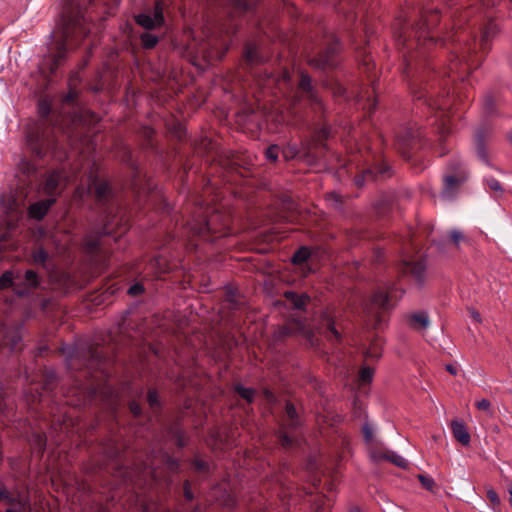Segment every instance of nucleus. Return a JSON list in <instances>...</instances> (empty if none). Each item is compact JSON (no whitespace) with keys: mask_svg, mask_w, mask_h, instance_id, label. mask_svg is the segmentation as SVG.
<instances>
[{"mask_svg":"<svg viewBox=\"0 0 512 512\" xmlns=\"http://www.w3.org/2000/svg\"><path fill=\"white\" fill-rule=\"evenodd\" d=\"M278 153L279 147L277 145H270L265 151L266 158L272 162L278 159Z\"/></svg>","mask_w":512,"mask_h":512,"instance_id":"obj_57","label":"nucleus"},{"mask_svg":"<svg viewBox=\"0 0 512 512\" xmlns=\"http://www.w3.org/2000/svg\"><path fill=\"white\" fill-rule=\"evenodd\" d=\"M63 173L59 170H51L45 174L44 180L41 183L42 192L50 197L57 198L61 191L59 189L61 182L63 181Z\"/></svg>","mask_w":512,"mask_h":512,"instance_id":"obj_15","label":"nucleus"},{"mask_svg":"<svg viewBox=\"0 0 512 512\" xmlns=\"http://www.w3.org/2000/svg\"><path fill=\"white\" fill-rule=\"evenodd\" d=\"M418 479L425 489H427V490L433 489V487L435 485V481L431 477L425 476L423 474H419Z\"/></svg>","mask_w":512,"mask_h":512,"instance_id":"obj_61","label":"nucleus"},{"mask_svg":"<svg viewBox=\"0 0 512 512\" xmlns=\"http://www.w3.org/2000/svg\"><path fill=\"white\" fill-rule=\"evenodd\" d=\"M24 282V286L17 284L14 288L15 293L20 297L27 296L31 289H36L39 286V276L35 271L27 270L24 274Z\"/></svg>","mask_w":512,"mask_h":512,"instance_id":"obj_21","label":"nucleus"},{"mask_svg":"<svg viewBox=\"0 0 512 512\" xmlns=\"http://www.w3.org/2000/svg\"><path fill=\"white\" fill-rule=\"evenodd\" d=\"M422 133L414 128H407L396 136V147L403 158L409 160L416 144L421 140Z\"/></svg>","mask_w":512,"mask_h":512,"instance_id":"obj_10","label":"nucleus"},{"mask_svg":"<svg viewBox=\"0 0 512 512\" xmlns=\"http://www.w3.org/2000/svg\"><path fill=\"white\" fill-rule=\"evenodd\" d=\"M235 392L243 399H245L248 403H252L254 401L256 390L253 388L244 387L241 384H237L234 387Z\"/></svg>","mask_w":512,"mask_h":512,"instance_id":"obj_40","label":"nucleus"},{"mask_svg":"<svg viewBox=\"0 0 512 512\" xmlns=\"http://www.w3.org/2000/svg\"><path fill=\"white\" fill-rule=\"evenodd\" d=\"M381 357V351L375 345L371 346L365 353V358L367 360L373 359L378 360Z\"/></svg>","mask_w":512,"mask_h":512,"instance_id":"obj_60","label":"nucleus"},{"mask_svg":"<svg viewBox=\"0 0 512 512\" xmlns=\"http://www.w3.org/2000/svg\"><path fill=\"white\" fill-rule=\"evenodd\" d=\"M183 496L188 502H191L194 499V494L191 490V482L189 480H185L183 482Z\"/></svg>","mask_w":512,"mask_h":512,"instance_id":"obj_58","label":"nucleus"},{"mask_svg":"<svg viewBox=\"0 0 512 512\" xmlns=\"http://www.w3.org/2000/svg\"><path fill=\"white\" fill-rule=\"evenodd\" d=\"M122 161L129 166V168L132 171L133 178H132V186L133 188H138V182L140 180L141 176V170L135 163V161L132 159V154L130 151H126L123 155Z\"/></svg>","mask_w":512,"mask_h":512,"instance_id":"obj_31","label":"nucleus"},{"mask_svg":"<svg viewBox=\"0 0 512 512\" xmlns=\"http://www.w3.org/2000/svg\"><path fill=\"white\" fill-rule=\"evenodd\" d=\"M463 172L458 174L446 173L443 177V187L441 197L446 200H452L458 194L460 187L467 181Z\"/></svg>","mask_w":512,"mask_h":512,"instance_id":"obj_13","label":"nucleus"},{"mask_svg":"<svg viewBox=\"0 0 512 512\" xmlns=\"http://www.w3.org/2000/svg\"><path fill=\"white\" fill-rule=\"evenodd\" d=\"M486 188L494 193L496 199L500 198L504 193L501 183L494 177H488L484 180Z\"/></svg>","mask_w":512,"mask_h":512,"instance_id":"obj_38","label":"nucleus"},{"mask_svg":"<svg viewBox=\"0 0 512 512\" xmlns=\"http://www.w3.org/2000/svg\"><path fill=\"white\" fill-rule=\"evenodd\" d=\"M19 169L23 174L32 175L36 172V165L31 161L23 158L19 163Z\"/></svg>","mask_w":512,"mask_h":512,"instance_id":"obj_48","label":"nucleus"},{"mask_svg":"<svg viewBox=\"0 0 512 512\" xmlns=\"http://www.w3.org/2000/svg\"><path fill=\"white\" fill-rule=\"evenodd\" d=\"M87 30L84 26V19L80 10L75 13H63L57 30L51 35V73H54L61 62L65 59L69 47L73 46L79 38H84Z\"/></svg>","mask_w":512,"mask_h":512,"instance_id":"obj_2","label":"nucleus"},{"mask_svg":"<svg viewBox=\"0 0 512 512\" xmlns=\"http://www.w3.org/2000/svg\"><path fill=\"white\" fill-rule=\"evenodd\" d=\"M387 454H388V450L386 451H380L378 449H372L370 451V458H371V461L374 462V463H380L382 461H386L387 460Z\"/></svg>","mask_w":512,"mask_h":512,"instance_id":"obj_53","label":"nucleus"},{"mask_svg":"<svg viewBox=\"0 0 512 512\" xmlns=\"http://www.w3.org/2000/svg\"><path fill=\"white\" fill-rule=\"evenodd\" d=\"M496 103L492 95H486L483 100V108L484 112L487 115H494L496 113L495 109Z\"/></svg>","mask_w":512,"mask_h":512,"instance_id":"obj_49","label":"nucleus"},{"mask_svg":"<svg viewBox=\"0 0 512 512\" xmlns=\"http://www.w3.org/2000/svg\"><path fill=\"white\" fill-rule=\"evenodd\" d=\"M146 401L153 412H159L161 410L162 403L156 388H149L147 390Z\"/></svg>","mask_w":512,"mask_h":512,"instance_id":"obj_36","label":"nucleus"},{"mask_svg":"<svg viewBox=\"0 0 512 512\" xmlns=\"http://www.w3.org/2000/svg\"><path fill=\"white\" fill-rule=\"evenodd\" d=\"M451 429H452V434H453L454 438L459 443H461L464 446L469 445V443L471 441V437L467 430L466 425L463 422L458 421V420H453L451 422Z\"/></svg>","mask_w":512,"mask_h":512,"instance_id":"obj_24","label":"nucleus"},{"mask_svg":"<svg viewBox=\"0 0 512 512\" xmlns=\"http://www.w3.org/2000/svg\"><path fill=\"white\" fill-rule=\"evenodd\" d=\"M300 331L310 347H317L319 345V339L314 330L305 326H300Z\"/></svg>","mask_w":512,"mask_h":512,"instance_id":"obj_42","label":"nucleus"},{"mask_svg":"<svg viewBox=\"0 0 512 512\" xmlns=\"http://www.w3.org/2000/svg\"><path fill=\"white\" fill-rule=\"evenodd\" d=\"M292 431L293 430H290L289 428H285V426H281V429L278 432L279 443L285 449H290L294 445L295 439L289 435Z\"/></svg>","mask_w":512,"mask_h":512,"instance_id":"obj_37","label":"nucleus"},{"mask_svg":"<svg viewBox=\"0 0 512 512\" xmlns=\"http://www.w3.org/2000/svg\"><path fill=\"white\" fill-rule=\"evenodd\" d=\"M330 137V127L323 124L321 127H315L313 142L316 146L325 147L324 142Z\"/></svg>","mask_w":512,"mask_h":512,"instance_id":"obj_35","label":"nucleus"},{"mask_svg":"<svg viewBox=\"0 0 512 512\" xmlns=\"http://www.w3.org/2000/svg\"><path fill=\"white\" fill-rule=\"evenodd\" d=\"M303 101H307L311 110L322 116L325 108L322 99L319 97L315 87L312 84L311 77L306 72L300 73V80L297 85V89L292 96V105L298 106Z\"/></svg>","mask_w":512,"mask_h":512,"instance_id":"obj_7","label":"nucleus"},{"mask_svg":"<svg viewBox=\"0 0 512 512\" xmlns=\"http://www.w3.org/2000/svg\"><path fill=\"white\" fill-rule=\"evenodd\" d=\"M13 273L11 271H5L0 277V288H9L13 285Z\"/></svg>","mask_w":512,"mask_h":512,"instance_id":"obj_54","label":"nucleus"},{"mask_svg":"<svg viewBox=\"0 0 512 512\" xmlns=\"http://www.w3.org/2000/svg\"><path fill=\"white\" fill-rule=\"evenodd\" d=\"M285 415L286 419L282 426H285V428H289L290 430H295L300 426V419L298 416V413L296 411V408L292 402H287L285 405Z\"/></svg>","mask_w":512,"mask_h":512,"instance_id":"obj_26","label":"nucleus"},{"mask_svg":"<svg viewBox=\"0 0 512 512\" xmlns=\"http://www.w3.org/2000/svg\"><path fill=\"white\" fill-rule=\"evenodd\" d=\"M126 228L123 225L118 227V232L114 231V225L112 222H107L104 226L97 232H90L83 239V250L89 254L91 257L96 256L100 253L104 246L103 238L105 236H113L116 240L122 234H124Z\"/></svg>","mask_w":512,"mask_h":512,"instance_id":"obj_8","label":"nucleus"},{"mask_svg":"<svg viewBox=\"0 0 512 512\" xmlns=\"http://www.w3.org/2000/svg\"><path fill=\"white\" fill-rule=\"evenodd\" d=\"M133 18L138 26L146 30L145 32L154 31L162 27L150 13H138L135 14Z\"/></svg>","mask_w":512,"mask_h":512,"instance_id":"obj_22","label":"nucleus"},{"mask_svg":"<svg viewBox=\"0 0 512 512\" xmlns=\"http://www.w3.org/2000/svg\"><path fill=\"white\" fill-rule=\"evenodd\" d=\"M33 260L37 264H44L48 259V253L43 248H38L32 254Z\"/></svg>","mask_w":512,"mask_h":512,"instance_id":"obj_55","label":"nucleus"},{"mask_svg":"<svg viewBox=\"0 0 512 512\" xmlns=\"http://www.w3.org/2000/svg\"><path fill=\"white\" fill-rule=\"evenodd\" d=\"M145 291V288L142 283H134L132 284L128 289V294L131 296H138L143 294Z\"/></svg>","mask_w":512,"mask_h":512,"instance_id":"obj_62","label":"nucleus"},{"mask_svg":"<svg viewBox=\"0 0 512 512\" xmlns=\"http://www.w3.org/2000/svg\"><path fill=\"white\" fill-rule=\"evenodd\" d=\"M340 43L335 36H330L315 56L309 59V64L317 69H331L338 64Z\"/></svg>","mask_w":512,"mask_h":512,"instance_id":"obj_9","label":"nucleus"},{"mask_svg":"<svg viewBox=\"0 0 512 512\" xmlns=\"http://www.w3.org/2000/svg\"><path fill=\"white\" fill-rule=\"evenodd\" d=\"M8 507L6 512H30V505L19 495H12L4 502Z\"/></svg>","mask_w":512,"mask_h":512,"instance_id":"obj_29","label":"nucleus"},{"mask_svg":"<svg viewBox=\"0 0 512 512\" xmlns=\"http://www.w3.org/2000/svg\"><path fill=\"white\" fill-rule=\"evenodd\" d=\"M322 322L326 326V337L333 342L339 343L341 341V334L335 327L334 318L327 311L322 313Z\"/></svg>","mask_w":512,"mask_h":512,"instance_id":"obj_23","label":"nucleus"},{"mask_svg":"<svg viewBox=\"0 0 512 512\" xmlns=\"http://www.w3.org/2000/svg\"><path fill=\"white\" fill-rule=\"evenodd\" d=\"M311 255L310 249L306 246H302L296 250V252L292 256V263L295 265L302 264L306 262Z\"/></svg>","mask_w":512,"mask_h":512,"instance_id":"obj_41","label":"nucleus"},{"mask_svg":"<svg viewBox=\"0 0 512 512\" xmlns=\"http://www.w3.org/2000/svg\"><path fill=\"white\" fill-rule=\"evenodd\" d=\"M392 174L391 166L387 162L382 161L356 175L354 182L356 186L362 187L365 182L390 178Z\"/></svg>","mask_w":512,"mask_h":512,"instance_id":"obj_11","label":"nucleus"},{"mask_svg":"<svg viewBox=\"0 0 512 512\" xmlns=\"http://www.w3.org/2000/svg\"><path fill=\"white\" fill-rule=\"evenodd\" d=\"M15 200L11 196L5 194L0 195V212L8 216L9 213L14 209Z\"/></svg>","mask_w":512,"mask_h":512,"instance_id":"obj_43","label":"nucleus"},{"mask_svg":"<svg viewBox=\"0 0 512 512\" xmlns=\"http://www.w3.org/2000/svg\"><path fill=\"white\" fill-rule=\"evenodd\" d=\"M229 225L230 218L228 215L219 211H214L211 214H208L207 211H201L183 227V233L186 236L193 235L206 241H214L218 237L227 235Z\"/></svg>","mask_w":512,"mask_h":512,"instance_id":"obj_5","label":"nucleus"},{"mask_svg":"<svg viewBox=\"0 0 512 512\" xmlns=\"http://www.w3.org/2000/svg\"><path fill=\"white\" fill-rule=\"evenodd\" d=\"M139 39L143 49L152 50L158 45L161 37L149 31L141 33Z\"/></svg>","mask_w":512,"mask_h":512,"instance_id":"obj_33","label":"nucleus"},{"mask_svg":"<svg viewBox=\"0 0 512 512\" xmlns=\"http://www.w3.org/2000/svg\"><path fill=\"white\" fill-rule=\"evenodd\" d=\"M55 202L56 198L50 197L31 204L28 209L29 217L35 220H42Z\"/></svg>","mask_w":512,"mask_h":512,"instance_id":"obj_20","label":"nucleus"},{"mask_svg":"<svg viewBox=\"0 0 512 512\" xmlns=\"http://www.w3.org/2000/svg\"><path fill=\"white\" fill-rule=\"evenodd\" d=\"M404 290L395 284L378 287L363 304V310L374 329H381L385 322V314L389 312L394 302L401 298Z\"/></svg>","mask_w":512,"mask_h":512,"instance_id":"obj_6","label":"nucleus"},{"mask_svg":"<svg viewBox=\"0 0 512 512\" xmlns=\"http://www.w3.org/2000/svg\"><path fill=\"white\" fill-rule=\"evenodd\" d=\"M292 333V328L290 326H282L276 331L275 338L277 340H281L285 337L291 336Z\"/></svg>","mask_w":512,"mask_h":512,"instance_id":"obj_63","label":"nucleus"},{"mask_svg":"<svg viewBox=\"0 0 512 512\" xmlns=\"http://www.w3.org/2000/svg\"><path fill=\"white\" fill-rule=\"evenodd\" d=\"M26 146L37 158L51 154L54 159L63 162L68 158L65 146L56 137L54 130L42 124H33L26 130Z\"/></svg>","mask_w":512,"mask_h":512,"instance_id":"obj_4","label":"nucleus"},{"mask_svg":"<svg viewBox=\"0 0 512 512\" xmlns=\"http://www.w3.org/2000/svg\"><path fill=\"white\" fill-rule=\"evenodd\" d=\"M475 406L478 410L486 412L488 415L493 414V410L491 408V402L487 399H481L475 403Z\"/></svg>","mask_w":512,"mask_h":512,"instance_id":"obj_56","label":"nucleus"},{"mask_svg":"<svg viewBox=\"0 0 512 512\" xmlns=\"http://www.w3.org/2000/svg\"><path fill=\"white\" fill-rule=\"evenodd\" d=\"M212 498L219 506L228 510L234 509L237 503L235 496L222 485H218L213 488Z\"/></svg>","mask_w":512,"mask_h":512,"instance_id":"obj_18","label":"nucleus"},{"mask_svg":"<svg viewBox=\"0 0 512 512\" xmlns=\"http://www.w3.org/2000/svg\"><path fill=\"white\" fill-rule=\"evenodd\" d=\"M491 130L486 127H479L476 129L474 133V145L475 152L480 161H482L487 166H491L489 155L487 151V142L490 139Z\"/></svg>","mask_w":512,"mask_h":512,"instance_id":"obj_14","label":"nucleus"},{"mask_svg":"<svg viewBox=\"0 0 512 512\" xmlns=\"http://www.w3.org/2000/svg\"><path fill=\"white\" fill-rule=\"evenodd\" d=\"M438 22V9L425 8L420 11V19L412 25L411 31L408 33L401 27L396 38L397 45L407 50L403 55V72L409 80L411 93L415 100H424L431 110H442L448 105L444 100L434 99L435 87L428 84L431 74L428 51L437 42L431 33Z\"/></svg>","mask_w":512,"mask_h":512,"instance_id":"obj_1","label":"nucleus"},{"mask_svg":"<svg viewBox=\"0 0 512 512\" xmlns=\"http://www.w3.org/2000/svg\"><path fill=\"white\" fill-rule=\"evenodd\" d=\"M449 239L454 245H458L461 241L465 239V236L461 231L454 229L450 231Z\"/></svg>","mask_w":512,"mask_h":512,"instance_id":"obj_59","label":"nucleus"},{"mask_svg":"<svg viewBox=\"0 0 512 512\" xmlns=\"http://www.w3.org/2000/svg\"><path fill=\"white\" fill-rule=\"evenodd\" d=\"M374 375V369L369 366H364L359 371V378L364 383L372 381Z\"/></svg>","mask_w":512,"mask_h":512,"instance_id":"obj_51","label":"nucleus"},{"mask_svg":"<svg viewBox=\"0 0 512 512\" xmlns=\"http://www.w3.org/2000/svg\"><path fill=\"white\" fill-rule=\"evenodd\" d=\"M168 435L175 442L178 448H184L187 445V434L178 422L170 425L168 428Z\"/></svg>","mask_w":512,"mask_h":512,"instance_id":"obj_28","label":"nucleus"},{"mask_svg":"<svg viewBox=\"0 0 512 512\" xmlns=\"http://www.w3.org/2000/svg\"><path fill=\"white\" fill-rule=\"evenodd\" d=\"M147 268L157 277H160V275L168 273L171 270L167 259L162 255L155 256L151 259Z\"/></svg>","mask_w":512,"mask_h":512,"instance_id":"obj_25","label":"nucleus"},{"mask_svg":"<svg viewBox=\"0 0 512 512\" xmlns=\"http://www.w3.org/2000/svg\"><path fill=\"white\" fill-rule=\"evenodd\" d=\"M88 193L93 195L97 202H105L110 198L112 190L107 181L90 175Z\"/></svg>","mask_w":512,"mask_h":512,"instance_id":"obj_16","label":"nucleus"},{"mask_svg":"<svg viewBox=\"0 0 512 512\" xmlns=\"http://www.w3.org/2000/svg\"><path fill=\"white\" fill-rule=\"evenodd\" d=\"M409 325L413 328L426 329L430 325V320L427 312L421 311L413 313L408 318Z\"/></svg>","mask_w":512,"mask_h":512,"instance_id":"obj_32","label":"nucleus"},{"mask_svg":"<svg viewBox=\"0 0 512 512\" xmlns=\"http://www.w3.org/2000/svg\"><path fill=\"white\" fill-rule=\"evenodd\" d=\"M192 465L195 471H197L198 473L208 474L210 472L209 463L200 458H195L192 462Z\"/></svg>","mask_w":512,"mask_h":512,"instance_id":"obj_50","label":"nucleus"},{"mask_svg":"<svg viewBox=\"0 0 512 512\" xmlns=\"http://www.w3.org/2000/svg\"><path fill=\"white\" fill-rule=\"evenodd\" d=\"M0 342V350L8 348L14 352L22 348V335L18 329L4 326V331L0 334Z\"/></svg>","mask_w":512,"mask_h":512,"instance_id":"obj_17","label":"nucleus"},{"mask_svg":"<svg viewBox=\"0 0 512 512\" xmlns=\"http://www.w3.org/2000/svg\"><path fill=\"white\" fill-rule=\"evenodd\" d=\"M487 499L490 501L493 508H496L500 505V498L495 490L489 489L486 493Z\"/></svg>","mask_w":512,"mask_h":512,"instance_id":"obj_64","label":"nucleus"},{"mask_svg":"<svg viewBox=\"0 0 512 512\" xmlns=\"http://www.w3.org/2000/svg\"><path fill=\"white\" fill-rule=\"evenodd\" d=\"M460 172H463L466 176V179H468L469 173L466 168V165L461 161L460 159H452L447 166V173L448 174H458Z\"/></svg>","mask_w":512,"mask_h":512,"instance_id":"obj_39","label":"nucleus"},{"mask_svg":"<svg viewBox=\"0 0 512 512\" xmlns=\"http://www.w3.org/2000/svg\"><path fill=\"white\" fill-rule=\"evenodd\" d=\"M233 8L239 13H246L253 9L252 0H231Z\"/></svg>","mask_w":512,"mask_h":512,"instance_id":"obj_44","label":"nucleus"},{"mask_svg":"<svg viewBox=\"0 0 512 512\" xmlns=\"http://www.w3.org/2000/svg\"><path fill=\"white\" fill-rule=\"evenodd\" d=\"M499 33L498 25L493 21L489 20L482 29L481 38L479 41V47L482 53H488L491 49V43L493 38Z\"/></svg>","mask_w":512,"mask_h":512,"instance_id":"obj_19","label":"nucleus"},{"mask_svg":"<svg viewBox=\"0 0 512 512\" xmlns=\"http://www.w3.org/2000/svg\"><path fill=\"white\" fill-rule=\"evenodd\" d=\"M387 460L388 462H391L395 466L399 468H406L407 467V461L400 455H398L396 452L388 450L387 454Z\"/></svg>","mask_w":512,"mask_h":512,"instance_id":"obj_46","label":"nucleus"},{"mask_svg":"<svg viewBox=\"0 0 512 512\" xmlns=\"http://www.w3.org/2000/svg\"><path fill=\"white\" fill-rule=\"evenodd\" d=\"M397 271L402 276L411 277L418 287H423L426 280V265L423 260H403L398 264Z\"/></svg>","mask_w":512,"mask_h":512,"instance_id":"obj_12","label":"nucleus"},{"mask_svg":"<svg viewBox=\"0 0 512 512\" xmlns=\"http://www.w3.org/2000/svg\"><path fill=\"white\" fill-rule=\"evenodd\" d=\"M75 285L76 282L71 275L69 273L62 272L57 275L54 288L59 290L62 294H67L75 287Z\"/></svg>","mask_w":512,"mask_h":512,"instance_id":"obj_27","label":"nucleus"},{"mask_svg":"<svg viewBox=\"0 0 512 512\" xmlns=\"http://www.w3.org/2000/svg\"><path fill=\"white\" fill-rule=\"evenodd\" d=\"M56 373L53 370L46 371L44 375L43 390L52 391L56 385Z\"/></svg>","mask_w":512,"mask_h":512,"instance_id":"obj_45","label":"nucleus"},{"mask_svg":"<svg viewBox=\"0 0 512 512\" xmlns=\"http://www.w3.org/2000/svg\"><path fill=\"white\" fill-rule=\"evenodd\" d=\"M158 23H160L162 26L165 24V17H164V9L163 5L160 1H156L154 3L153 7V13L151 14Z\"/></svg>","mask_w":512,"mask_h":512,"instance_id":"obj_47","label":"nucleus"},{"mask_svg":"<svg viewBox=\"0 0 512 512\" xmlns=\"http://www.w3.org/2000/svg\"><path fill=\"white\" fill-rule=\"evenodd\" d=\"M463 63L460 60H452L450 64V72L451 73H458L460 75V72L458 71V65L465 66V69H469L472 66V63H470V60L466 58V56H463Z\"/></svg>","mask_w":512,"mask_h":512,"instance_id":"obj_52","label":"nucleus"},{"mask_svg":"<svg viewBox=\"0 0 512 512\" xmlns=\"http://www.w3.org/2000/svg\"><path fill=\"white\" fill-rule=\"evenodd\" d=\"M287 302L295 309L302 310L308 304L310 298L307 294H298L294 291H287L284 294Z\"/></svg>","mask_w":512,"mask_h":512,"instance_id":"obj_30","label":"nucleus"},{"mask_svg":"<svg viewBox=\"0 0 512 512\" xmlns=\"http://www.w3.org/2000/svg\"><path fill=\"white\" fill-rule=\"evenodd\" d=\"M61 350L66 355L67 368L71 371L85 369V377H93L94 372L106 374L111 362L102 348L87 342L77 343L74 347L64 346Z\"/></svg>","mask_w":512,"mask_h":512,"instance_id":"obj_3","label":"nucleus"},{"mask_svg":"<svg viewBox=\"0 0 512 512\" xmlns=\"http://www.w3.org/2000/svg\"><path fill=\"white\" fill-rule=\"evenodd\" d=\"M244 59L252 65L262 62V57L259 55L257 47L253 43H247L244 48Z\"/></svg>","mask_w":512,"mask_h":512,"instance_id":"obj_34","label":"nucleus"}]
</instances>
